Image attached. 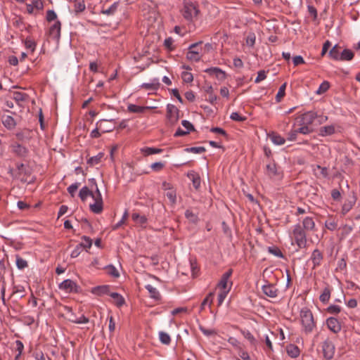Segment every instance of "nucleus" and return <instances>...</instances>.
I'll list each match as a JSON object with an SVG mask.
<instances>
[{"label": "nucleus", "instance_id": "7ed1b4c3", "mask_svg": "<svg viewBox=\"0 0 360 360\" xmlns=\"http://www.w3.org/2000/svg\"><path fill=\"white\" fill-rule=\"evenodd\" d=\"M292 238L298 249H303L307 247V232L302 228L300 224H297L293 226Z\"/></svg>", "mask_w": 360, "mask_h": 360}, {"label": "nucleus", "instance_id": "a878e982", "mask_svg": "<svg viewBox=\"0 0 360 360\" xmlns=\"http://www.w3.org/2000/svg\"><path fill=\"white\" fill-rule=\"evenodd\" d=\"M335 133L334 125H328L321 127L319 129V135L321 136H327L333 135Z\"/></svg>", "mask_w": 360, "mask_h": 360}, {"label": "nucleus", "instance_id": "c85d7f7f", "mask_svg": "<svg viewBox=\"0 0 360 360\" xmlns=\"http://www.w3.org/2000/svg\"><path fill=\"white\" fill-rule=\"evenodd\" d=\"M269 137L275 145L281 146L283 145L285 142V139L276 132L271 133L269 135Z\"/></svg>", "mask_w": 360, "mask_h": 360}, {"label": "nucleus", "instance_id": "f3484780", "mask_svg": "<svg viewBox=\"0 0 360 360\" xmlns=\"http://www.w3.org/2000/svg\"><path fill=\"white\" fill-rule=\"evenodd\" d=\"M11 149L13 153L20 158H25L28 154V149L26 147L17 143L11 146Z\"/></svg>", "mask_w": 360, "mask_h": 360}, {"label": "nucleus", "instance_id": "473e14b6", "mask_svg": "<svg viewBox=\"0 0 360 360\" xmlns=\"http://www.w3.org/2000/svg\"><path fill=\"white\" fill-rule=\"evenodd\" d=\"M146 289L148 291L150 297L156 300H159L161 297L159 291L151 285H146Z\"/></svg>", "mask_w": 360, "mask_h": 360}, {"label": "nucleus", "instance_id": "69168bd1", "mask_svg": "<svg viewBox=\"0 0 360 360\" xmlns=\"http://www.w3.org/2000/svg\"><path fill=\"white\" fill-rule=\"evenodd\" d=\"M230 118L232 120H234V121H238V122H243V121H245L246 120V117H243L242 115H240L238 112H233L230 115Z\"/></svg>", "mask_w": 360, "mask_h": 360}, {"label": "nucleus", "instance_id": "c03bdc74", "mask_svg": "<svg viewBox=\"0 0 360 360\" xmlns=\"http://www.w3.org/2000/svg\"><path fill=\"white\" fill-rule=\"evenodd\" d=\"M27 96L25 93H22L20 91H15L13 94V98L17 101L18 103L25 101L27 98Z\"/></svg>", "mask_w": 360, "mask_h": 360}, {"label": "nucleus", "instance_id": "9b49d317", "mask_svg": "<svg viewBox=\"0 0 360 360\" xmlns=\"http://www.w3.org/2000/svg\"><path fill=\"white\" fill-rule=\"evenodd\" d=\"M61 22L56 20L54 23L49 29V36L53 39L58 41L60 37Z\"/></svg>", "mask_w": 360, "mask_h": 360}, {"label": "nucleus", "instance_id": "f03ea898", "mask_svg": "<svg viewBox=\"0 0 360 360\" xmlns=\"http://www.w3.org/2000/svg\"><path fill=\"white\" fill-rule=\"evenodd\" d=\"M300 319L304 332L306 334L312 333L316 323L311 311L307 307L302 308L300 311Z\"/></svg>", "mask_w": 360, "mask_h": 360}, {"label": "nucleus", "instance_id": "5701e85b", "mask_svg": "<svg viewBox=\"0 0 360 360\" xmlns=\"http://www.w3.org/2000/svg\"><path fill=\"white\" fill-rule=\"evenodd\" d=\"M91 292L94 295L101 296L104 295H108L111 293L110 292V286L109 285H100L95 288H93L91 290Z\"/></svg>", "mask_w": 360, "mask_h": 360}, {"label": "nucleus", "instance_id": "774afa93", "mask_svg": "<svg viewBox=\"0 0 360 360\" xmlns=\"http://www.w3.org/2000/svg\"><path fill=\"white\" fill-rule=\"evenodd\" d=\"M31 4L37 11H41L44 8V3L41 0H32Z\"/></svg>", "mask_w": 360, "mask_h": 360}, {"label": "nucleus", "instance_id": "6ab92c4d", "mask_svg": "<svg viewBox=\"0 0 360 360\" xmlns=\"http://www.w3.org/2000/svg\"><path fill=\"white\" fill-rule=\"evenodd\" d=\"M205 72L209 73L210 75H215V77L219 80H223L226 78L225 72L219 68H207L205 70Z\"/></svg>", "mask_w": 360, "mask_h": 360}, {"label": "nucleus", "instance_id": "bf43d9fd", "mask_svg": "<svg viewBox=\"0 0 360 360\" xmlns=\"http://www.w3.org/2000/svg\"><path fill=\"white\" fill-rule=\"evenodd\" d=\"M301 127L297 129V131L302 134H309L313 131V129L309 125H300Z\"/></svg>", "mask_w": 360, "mask_h": 360}, {"label": "nucleus", "instance_id": "1a4fd4ad", "mask_svg": "<svg viewBox=\"0 0 360 360\" xmlns=\"http://www.w3.org/2000/svg\"><path fill=\"white\" fill-rule=\"evenodd\" d=\"M322 351L324 358L330 360L335 354V345L329 339H326L322 343Z\"/></svg>", "mask_w": 360, "mask_h": 360}, {"label": "nucleus", "instance_id": "5fc2aeb1", "mask_svg": "<svg viewBox=\"0 0 360 360\" xmlns=\"http://www.w3.org/2000/svg\"><path fill=\"white\" fill-rule=\"evenodd\" d=\"M185 217L187 219H188L191 222L195 223L198 221V216L190 210H186Z\"/></svg>", "mask_w": 360, "mask_h": 360}, {"label": "nucleus", "instance_id": "20e7f679", "mask_svg": "<svg viewBox=\"0 0 360 360\" xmlns=\"http://www.w3.org/2000/svg\"><path fill=\"white\" fill-rule=\"evenodd\" d=\"M202 41H198L191 44L188 48L186 58L191 61L198 62L201 59V53Z\"/></svg>", "mask_w": 360, "mask_h": 360}, {"label": "nucleus", "instance_id": "0eeeda50", "mask_svg": "<svg viewBox=\"0 0 360 360\" xmlns=\"http://www.w3.org/2000/svg\"><path fill=\"white\" fill-rule=\"evenodd\" d=\"M231 274L232 270L229 269L221 276V278L217 284V288H219V290H231L232 282H229V279L231 277Z\"/></svg>", "mask_w": 360, "mask_h": 360}, {"label": "nucleus", "instance_id": "f8f14e48", "mask_svg": "<svg viewBox=\"0 0 360 360\" xmlns=\"http://www.w3.org/2000/svg\"><path fill=\"white\" fill-rule=\"evenodd\" d=\"M302 228L304 230V231L307 232H313L316 230L315 221L314 218L311 217H304L302 219Z\"/></svg>", "mask_w": 360, "mask_h": 360}, {"label": "nucleus", "instance_id": "b1692460", "mask_svg": "<svg viewBox=\"0 0 360 360\" xmlns=\"http://www.w3.org/2000/svg\"><path fill=\"white\" fill-rule=\"evenodd\" d=\"M1 121L4 126L8 129H13L16 125L14 118L11 115H3Z\"/></svg>", "mask_w": 360, "mask_h": 360}, {"label": "nucleus", "instance_id": "c756f323", "mask_svg": "<svg viewBox=\"0 0 360 360\" xmlns=\"http://www.w3.org/2000/svg\"><path fill=\"white\" fill-rule=\"evenodd\" d=\"M110 297H112L114 300V304L117 307H121L125 304L124 298L117 292H111L110 294Z\"/></svg>", "mask_w": 360, "mask_h": 360}, {"label": "nucleus", "instance_id": "4d7b16f0", "mask_svg": "<svg viewBox=\"0 0 360 360\" xmlns=\"http://www.w3.org/2000/svg\"><path fill=\"white\" fill-rule=\"evenodd\" d=\"M199 329L207 337H210L217 334V331L214 329H207L202 326H200Z\"/></svg>", "mask_w": 360, "mask_h": 360}, {"label": "nucleus", "instance_id": "052dcab7", "mask_svg": "<svg viewBox=\"0 0 360 360\" xmlns=\"http://www.w3.org/2000/svg\"><path fill=\"white\" fill-rule=\"evenodd\" d=\"M340 311L341 308L338 305L332 304L327 308V311L331 314H338Z\"/></svg>", "mask_w": 360, "mask_h": 360}, {"label": "nucleus", "instance_id": "4468645a", "mask_svg": "<svg viewBox=\"0 0 360 360\" xmlns=\"http://www.w3.org/2000/svg\"><path fill=\"white\" fill-rule=\"evenodd\" d=\"M323 253L318 249H315L311 255L310 259L311 260L313 263V269L316 268L317 266H319L323 261Z\"/></svg>", "mask_w": 360, "mask_h": 360}, {"label": "nucleus", "instance_id": "680f3d73", "mask_svg": "<svg viewBox=\"0 0 360 360\" xmlns=\"http://www.w3.org/2000/svg\"><path fill=\"white\" fill-rule=\"evenodd\" d=\"M164 167H165V163L162 162H156L151 164V165H150V168L154 172H160L162 169H163Z\"/></svg>", "mask_w": 360, "mask_h": 360}, {"label": "nucleus", "instance_id": "dca6fc26", "mask_svg": "<svg viewBox=\"0 0 360 360\" xmlns=\"http://www.w3.org/2000/svg\"><path fill=\"white\" fill-rule=\"evenodd\" d=\"M326 324L328 329L335 333H338L341 330L340 323L336 318L330 317L327 319Z\"/></svg>", "mask_w": 360, "mask_h": 360}, {"label": "nucleus", "instance_id": "58836bf2", "mask_svg": "<svg viewBox=\"0 0 360 360\" xmlns=\"http://www.w3.org/2000/svg\"><path fill=\"white\" fill-rule=\"evenodd\" d=\"M86 8L84 0H76L74 3V10L76 13H81Z\"/></svg>", "mask_w": 360, "mask_h": 360}, {"label": "nucleus", "instance_id": "2f4dec72", "mask_svg": "<svg viewBox=\"0 0 360 360\" xmlns=\"http://www.w3.org/2000/svg\"><path fill=\"white\" fill-rule=\"evenodd\" d=\"M286 351L288 354L292 358H297L300 354L299 347L292 344L287 346Z\"/></svg>", "mask_w": 360, "mask_h": 360}, {"label": "nucleus", "instance_id": "9d476101", "mask_svg": "<svg viewBox=\"0 0 360 360\" xmlns=\"http://www.w3.org/2000/svg\"><path fill=\"white\" fill-rule=\"evenodd\" d=\"M179 110L172 104L167 105V118L172 124L176 123L179 118Z\"/></svg>", "mask_w": 360, "mask_h": 360}, {"label": "nucleus", "instance_id": "423d86ee", "mask_svg": "<svg viewBox=\"0 0 360 360\" xmlns=\"http://www.w3.org/2000/svg\"><path fill=\"white\" fill-rule=\"evenodd\" d=\"M318 117L317 112L313 110L307 111L297 117L300 125H311Z\"/></svg>", "mask_w": 360, "mask_h": 360}, {"label": "nucleus", "instance_id": "ddd939ff", "mask_svg": "<svg viewBox=\"0 0 360 360\" xmlns=\"http://www.w3.org/2000/svg\"><path fill=\"white\" fill-rule=\"evenodd\" d=\"M356 202V197L354 192H352V196L348 199H346L342 206L341 213L342 215H345L348 213L352 207L354 206Z\"/></svg>", "mask_w": 360, "mask_h": 360}, {"label": "nucleus", "instance_id": "39448f33", "mask_svg": "<svg viewBox=\"0 0 360 360\" xmlns=\"http://www.w3.org/2000/svg\"><path fill=\"white\" fill-rule=\"evenodd\" d=\"M94 200L93 204H90L89 208L90 210L95 214H100L102 212L103 210V202L101 193L96 186V193L93 195L92 198Z\"/></svg>", "mask_w": 360, "mask_h": 360}, {"label": "nucleus", "instance_id": "412c9836", "mask_svg": "<svg viewBox=\"0 0 360 360\" xmlns=\"http://www.w3.org/2000/svg\"><path fill=\"white\" fill-rule=\"evenodd\" d=\"M263 292L269 297L274 298L278 295L277 288L271 284L264 285L262 287Z\"/></svg>", "mask_w": 360, "mask_h": 360}, {"label": "nucleus", "instance_id": "8fccbe9b", "mask_svg": "<svg viewBox=\"0 0 360 360\" xmlns=\"http://www.w3.org/2000/svg\"><path fill=\"white\" fill-rule=\"evenodd\" d=\"M256 41V36L254 32H250L246 37V44L253 47Z\"/></svg>", "mask_w": 360, "mask_h": 360}, {"label": "nucleus", "instance_id": "ea45409f", "mask_svg": "<svg viewBox=\"0 0 360 360\" xmlns=\"http://www.w3.org/2000/svg\"><path fill=\"white\" fill-rule=\"evenodd\" d=\"M160 341L164 345H169L171 342V338L169 335L165 332L160 331L159 333Z\"/></svg>", "mask_w": 360, "mask_h": 360}, {"label": "nucleus", "instance_id": "09e8293b", "mask_svg": "<svg viewBox=\"0 0 360 360\" xmlns=\"http://www.w3.org/2000/svg\"><path fill=\"white\" fill-rule=\"evenodd\" d=\"M206 149L205 147L202 146H198V147H191V148H186L185 149V151L187 153H198L200 154L204 152H205Z\"/></svg>", "mask_w": 360, "mask_h": 360}, {"label": "nucleus", "instance_id": "f257e3e1", "mask_svg": "<svg viewBox=\"0 0 360 360\" xmlns=\"http://www.w3.org/2000/svg\"><path fill=\"white\" fill-rule=\"evenodd\" d=\"M181 13L187 22H193L198 19L200 10L197 3L191 0H184Z\"/></svg>", "mask_w": 360, "mask_h": 360}, {"label": "nucleus", "instance_id": "79ce46f5", "mask_svg": "<svg viewBox=\"0 0 360 360\" xmlns=\"http://www.w3.org/2000/svg\"><path fill=\"white\" fill-rule=\"evenodd\" d=\"M117 6H118V3L117 2H115L108 8L103 9L101 11V13L103 14H105V15H112L117 11Z\"/></svg>", "mask_w": 360, "mask_h": 360}, {"label": "nucleus", "instance_id": "13d9d810", "mask_svg": "<svg viewBox=\"0 0 360 360\" xmlns=\"http://www.w3.org/2000/svg\"><path fill=\"white\" fill-rule=\"evenodd\" d=\"M25 46L27 49H30L33 52L36 47V43L32 39L27 37L25 40Z\"/></svg>", "mask_w": 360, "mask_h": 360}, {"label": "nucleus", "instance_id": "cd10ccee", "mask_svg": "<svg viewBox=\"0 0 360 360\" xmlns=\"http://www.w3.org/2000/svg\"><path fill=\"white\" fill-rule=\"evenodd\" d=\"M160 86L159 79L155 78L151 80L150 82L143 83L141 85V87L146 90H157Z\"/></svg>", "mask_w": 360, "mask_h": 360}, {"label": "nucleus", "instance_id": "e433bc0d", "mask_svg": "<svg viewBox=\"0 0 360 360\" xmlns=\"http://www.w3.org/2000/svg\"><path fill=\"white\" fill-rule=\"evenodd\" d=\"M103 155L104 154L103 153H99L98 155L91 157L87 160V164L89 165L90 166H94L98 165L101 162V159L103 158Z\"/></svg>", "mask_w": 360, "mask_h": 360}, {"label": "nucleus", "instance_id": "e2e57ef3", "mask_svg": "<svg viewBox=\"0 0 360 360\" xmlns=\"http://www.w3.org/2000/svg\"><path fill=\"white\" fill-rule=\"evenodd\" d=\"M16 168L20 175L29 174V172L27 169L25 165L22 163H17Z\"/></svg>", "mask_w": 360, "mask_h": 360}, {"label": "nucleus", "instance_id": "4c0bfd02", "mask_svg": "<svg viewBox=\"0 0 360 360\" xmlns=\"http://www.w3.org/2000/svg\"><path fill=\"white\" fill-rule=\"evenodd\" d=\"M214 292H210L206 297L203 300V301L201 303L200 305V310H203L205 308V306L208 304L210 307L212 305L213 302V297H214Z\"/></svg>", "mask_w": 360, "mask_h": 360}, {"label": "nucleus", "instance_id": "2eb2a0df", "mask_svg": "<svg viewBox=\"0 0 360 360\" xmlns=\"http://www.w3.org/2000/svg\"><path fill=\"white\" fill-rule=\"evenodd\" d=\"M266 174L271 179H278L281 176L274 162L266 165Z\"/></svg>", "mask_w": 360, "mask_h": 360}, {"label": "nucleus", "instance_id": "bb28decb", "mask_svg": "<svg viewBox=\"0 0 360 360\" xmlns=\"http://www.w3.org/2000/svg\"><path fill=\"white\" fill-rule=\"evenodd\" d=\"M150 108H153V107L139 106L134 104H129L127 106L128 111L134 113H143L145 112L146 110Z\"/></svg>", "mask_w": 360, "mask_h": 360}, {"label": "nucleus", "instance_id": "864d4df0", "mask_svg": "<svg viewBox=\"0 0 360 360\" xmlns=\"http://www.w3.org/2000/svg\"><path fill=\"white\" fill-rule=\"evenodd\" d=\"M285 87H286V83H284L283 84H282L280 86L276 96V99L277 102H280L281 99L285 96Z\"/></svg>", "mask_w": 360, "mask_h": 360}, {"label": "nucleus", "instance_id": "a211bd4d", "mask_svg": "<svg viewBox=\"0 0 360 360\" xmlns=\"http://www.w3.org/2000/svg\"><path fill=\"white\" fill-rule=\"evenodd\" d=\"M131 219L137 226L141 228H145L148 221L145 215H140L139 213H133L131 214Z\"/></svg>", "mask_w": 360, "mask_h": 360}, {"label": "nucleus", "instance_id": "a19ab883", "mask_svg": "<svg viewBox=\"0 0 360 360\" xmlns=\"http://www.w3.org/2000/svg\"><path fill=\"white\" fill-rule=\"evenodd\" d=\"M15 263L17 267L20 270L24 269L27 266V262L19 255L15 256Z\"/></svg>", "mask_w": 360, "mask_h": 360}, {"label": "nucleus", "instance_id": "0e129e2a", "mask_svg": "<svg viewBox=\"0 0 360 360\" xmlns=\"http://www.w3.org/2000/svg\"><path fill=\"white\" fill-rule=\"evenodd\" d=\"M181 78L184 82L190 83L193 80V75L188 72H183Z\"/></svg>", "mask_w": 360, "mask_h": 360}, {"label": "nucleus", "instance_id": "393cba45", "mask_svg": "<svg viewBox=\"0 0 360 360\" xmlns=\"http://www.w3.org/2000/svg\"><path fill=\"white\" fill-rule=\"evenodd\" d=\"M342 51L341 46L336 44L330 50L328 56L334 60H340Z\"/></svg>", "mask_w": 360, "mask_h": 360}, {"label": "nucleus", "instance_id": "603ef678", "mask_svg": "<svg viewBox=\"0 0 360 360\" xmlns=\"http://www.w3.org/2000/svg\"><path fill=\"white\" fill-rule=\"evenodd\" d=\"M105 269L107 271V273L109 275H110L115 278L119 277L120 274H119L117 269L114 266L108 265L106 266Z\"/></svg>", "mask_w": 360, "mask_h": 360}, {"label": "nucleus", "instance_id": "6e6d98bb", "mask_svg": "<svg viewBox=\"0 0 360 360\" xmlns=\"http://www.w3.org/2000/svg\"><path fill=\"white\" fill-rule=\"evenodd\" d=\"M229 291H225V290H219L218 297H217V305L219 307L224 302L225 298L226 297L227 295L229 294Z\"/></svg>", "mask_w": 360, "mask_h": 360}, {"label": "nucleus", "instance_id": "4be33fe9", "mask_svg": "<svg viewBox=\"0 0 360 360\" xmlns=\"http://www.w3.org/2000/svg\"><path fill=\"white\" fill-rule=\"evenodd\" d=\"M187 176L192 181L193 187L198 190L200 186V177L199 174L194 171H190L188 172Z\"/></svg>", "mask_w": 360, "mask_h": 360}, {"label": "nucleus", "instance_id": "37998d69", "mask_svg": "<svg viewBox=\"0 0 360 360\" xmlns=\"http://www.w3.org/2000/svg\"><path fill=\"white\" fill-rule=\"evenodd\" d=\"M329 87V82L327 81H324L320 84L319 89L316 91V94L319 95L323 94L328 90Z\"/></svg>", "mask_w": 360, "mask_h": 360}, {"label": "nucleus", "instance_id": "338daca9", "mask_svg": "<svg viewBox=\"0 0 360 360\" xmlns=\"http://www.w3.org/2000/svg\"><path fill=\"white\" fill-rule=\"evenodd\" d=\"M46 20L49 22H51L53 20H57V15L53 10H49L46 12Z\"/></svg>", "mask_w": 360, "mask_h": 360}, {"label": "nucleus", "instance_id": "c9c22d12", "mask_svg": "<svg viewBox=\"0 0 360 360\" xmlns=\"http://www.w3.org/2000/svg\"><path fill=\"white\" fill-rule=\"evenodd\" d=\"M141 152L144 155H150L153 154H158L162 152V149L156 148H150V147H144L141 149Z\"/></svg>", "mask_w": 360, "mask_h": 360}, {"label": "nucleus", "instance_id": "7c9ffc66", "mask_svg": "<svg viewBox=\"0 0 360 360\" xmlns=\"http://www.w3.org/2000/svg\"><path fill=\"white\" fill-rule=\"evenodd\" d=\"M331 290H332V289H331V288L328 285H327L324 288L322 293L321 294V295L319 297L320 301L322 303L325 304V303H327L329 301L330 297Z\"/></svg>", "mask_w": 360, "mask_h": 360}, {"label": "nucleus", "instance_id": "6e6552de", "mask_svg": "<svg viewBox=\"0 0 360 360\" xmlns=\"http://www.w3.org/2000/svg\"><path fill=\"white\" fill-rule=\"evenodd\" d=\"M59 289L65 291L66 293L79 292L80 290L78 285L70 279H66L60 283Z\"/></svg>", "mask_w": 360, "mask_h": 360}, {"label": "nucleus", "instance_id": "de8ad7c7", "mask_svg": "<svg viewBox=\"0 0 360 360\" xmlns=\"http://www.w3.org/2000/svg\"><path fill=\"white\" fill-rule=\"evenodd\" d=\"M82 240H83V242L78 244L79 245H81L82 249V248L89 249L91 247L92 240L89 237L84 236L82 237Z\"/></svg>", "mask_w": 360, "mask_h": 360}, {"label": "nucleus", "instance_id": "a18cd8bd", "mask_svg": "<svg viewBox=\"0 0 360 360\" xmlns=\"http://www.w3.org/2000/svg\"><path fill=\"white\" fill-rule=\"evenodd\" d=\"M241 333L244 338L247 339L252 345H256L257 340L249 330H242Z\"/></svg>", "mask_w": 360, "mask_h": 360}, {"label": "nucleus", "instance_id": "49530a36", "mask_svg": "<svg viewBox=\"0 0 360 360\" xmlns=\"http://www.w3.org/2000/svg\"><path fill=\"white\" fill-rule=\"evenodd\" d=\"M268 252L277 257H279V258L283 257V255L282 252L277 247H275V246L269 247Z\"/></svg>", "mask_w": 360, "mask_h": 360}, {"label": "nucleus", "instance_id": "aec40b11", "mask_svg": "<svg viewBox=\"0 0 360 360\" xmlns=\"http://www.w3.org/2000/svg\"><path fill=\"white\" fill-rule=\"evenodd\" d=\"M110 122V121L107 120H102L97 122V125L101 133H107L113 131L115 127L113 125H109Z\"/></svg>", "mask_w": 360, "mask_h": 360}, {"label": "nucleus", "instance_id": "72a5a7b5", "mask_svg": "<svg viewBox=\"0 0 360 360\" xmlns=\"http://www.w3.org/2000/svg\"><path fill=\"white\" fill-rule=\"evenodd\" d=\"M94 195H95V192L90 191L87 186L82 188L79 193V196L82 201H85L88 196L93 198Z\"/></svg>", "mask_w": 360, "mask_h": 360}, {"label": "nucleus", "instance_id": "3c124183", "mask_svg": "<svg viewBox=\"0 0 360 360\" xmlns=\"http://www.w3.org/2000/svg\"><path fill=\"white\" fill-rule=\"evenodd\" d=\"M69 321L77 323V324H82V323H87L89 322V318L86 317L84 315H82L80 317L77 319H69Z\"/></svg>", "mask_w": 360, "mask_h": 360}, {"label": "nucleus", "instance_id": "f704fd0d", "mask_svg": "<svg viewBox=\"0 0 360 360\" xmlns=\"http://www.w3.org/2000/svg\"><path fill=\"white\" fill-rule=\"evenodd\" d=\"M354 54L350 49H345L341 52V57L340 60L341 61H349L353 59Z\"/></svg>", "mask_w": 360, "mask_h": 360}]
</instances>
